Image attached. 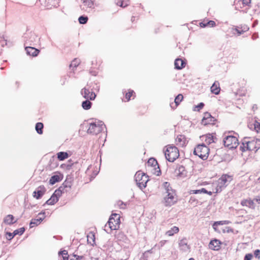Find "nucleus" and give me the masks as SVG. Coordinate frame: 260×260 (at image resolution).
I'll list each match as a JSON object with an SVG mask.
<instances>
[{
    "label": "nucleus",
    "instance_id": "obj_62",
    "mask_svg": "<svg viewBox=\"0 0 260 260\" xmlns=\"http://www.w3.org/2000/svg\"><path fill=\"white\" fill-rule=\"evenodd\" d=\"M134 19H135V17H134V16H133V17H132V19H131V20H132V21H134Z\"/></svg>",
    "mask_w": 260,
    "mask_h": 260
},
{
    "label": "nucleus",
    "instance_id": "obj_50",
    "mask_svg": "<svg viewBox=\"0 0 260 260\" xmlns=\"http://www.w3.org/2000/svg\"><path fill=\"white\" fill-rule=\"evenodd\" d=\"M254 255L255 257L259 259L260 258V250H259V249L255 250L254 252Z\"/></svg>",
    "mask_w": 260,
    "mask_h": 260
},
{
    "label": "nucleus",
    "instance_id": "obj_4",
    "mask_svg": "<svg viewBox=\"0 0 260 260\" xmlns=\"http://www.w3.org/2000/svg\"><path fill=\"white\" fill-rule=\"evenodd\" d=\"M193 153L203 160H206L209 155V149L204 144H199L194 148Z\"/></svg>",
    "mask_w": 260,
    "mask_h": 260
},
{
    "label": "nucleus",
    "instance_id": "obj_33",
    "mask_svg": "<svg viewBox=\"0 0 260 260\" xmlns=\"http://www.w3.org/2000/svg\"><path fill=\"white\" fill-rule=\"evenodd\" d=\"M35 128L39 134H42L43 133V124L41 122L37 123Z\"/></svg>",
    "mask_w": 260,
    "mask_h": 260
},
{
    "label": "nucleus",
    "instance_id": "obj_7",
    "mask_svg": "<svg viewBox=\"0 0 260 260\" xmlns=\"http://www.w3.org/2000/svg\"><path fill=\"white\" fill-rule=\"evenodd\" d=\"M232 180V177L230 175L225 174L223 175L218 180L216 192H220L222 189L225 186Z\"/></svg>",
    "mask_w": 260,
    "mask_h": 260
},
{
    "label": "nucleus",
    "instance_id": "obj_47",
    "mask_svg": "<svg viewBox=\"0 0 260 260\" xmlns=\"http://www.w3.org/2000/svg\"><path fill=\"white\" fill-rule=\"evenodd\" d=\"M6 238L8 240H11L13 238V237L15 236L14 233L7 232L6 233Z\"/></svg>",
    "mask_w": 260,
    "mask_h": 260
},
{
    "label": "nucleus",
    "instance_id": "obj_15",
    "mask_svg": "<svg viewBox=\"0 0 260 260\" xmlns=\"http://www.w3.org/2000/svg\"><path fill=\"white\" fill-rule=\"evenodd\" d=\"M221 242L217 239L211 240L209 244L210 249L213 250H218L220 248Z\"/></svg>",
    "mask_w": 260,
    "mask_h": 260
},
{
    "label": "nucleus",
    "instance_id": "obj_5",
    "mask_svg": "<svg viewBox=\"0 0 260 260\" xmlns=\"http://www.w3.org/2000/svg\"><path fill=\"white\" fill-rule=\"evenodd\" d=\"M120 215L116 213H113L109 219L107 223L105 225V228H109L110 231L117 230L119 228L120 220Z\"/></svg>",
    "mask_w": 260,
    "mask_h": 260
},
{
    "label": "nucleus",
    "instance_id": "obj_24",
    "mask_svg": "<svg viewBox=\"0 0 260 260\" xmlns=\"http://www.w3.org/2000/svg\"><path fill=\"white\" fill-rule=\"evenodd\" d=\"M200 26L202 27H205L207 26L214 27L216 25L215 21L213 20L204 21L200 23Z\"/></svg>",
    "mask_w": 260,
    "mask_h": 260
},
{
    "label": "nucleus",
    "instance_id": "obj_57",
    "mask_svg": "<svg viewBox=\"0 0 260 260\" xmlns=\"http://www.w3.org/2000/svg\"><path fill=\"white\" fill-rule=\"evenodd\" d=\"M254 200L258 204H260V197L259 196L256 197Z\"/></svg>",
    "mask_w": 260,
    "mask_h": 260
},
{
    "label": "nucleus",
    "instance_id": "obj_12",
    "mask_svg": "<svg viewBox=\"0 0 260 260\" xmlns=\"http://www.w3.org/2000/svg\"><path fill=\"white\" fill-rule=\"evenodd\" d=\"M81 94L86 100H94L96 97L95 93L93 91H90L89 88L86 87L82 89Z\"/></svg>",
    "mask_w": 260,
    "mask_h": 260
},
{
    "label": "nucleus",
    "instance_id": "obj_10",
    "mask_svg": "<svg viewBox=\"0 0 260 260\" xmlns=\"http://www.w3.org/2000/svg\"><path fill=\"white\" fill-rule=\"evenodd\" d=\"M246 148L249 151H256L260 146V139L246 142Z\"/></svg>",
    "mask_w": 260,
    "mask_h": 260
},
{
    "label": "nucleus",
    "instance_id": "obj_42",
    "mask_svg": "<svg viewBox=\"0 0 260 260\" xmlns=\"http://www.w3.org/2000/svg\"><path fill=\"white\" fill-rule=\"evenodd\" d=\"M24 228H21L19 229L15 230L13 233L15 236L17 235H21L24 233Z\"/></svg>",
    "mask_w": 260,
    "mask_h": 260
},
{
    "label": "nucleus",
    "instance_id": "obj_41",
    "mask_svg": "<svg viewBox=\"0 0 260 260\" xmlns=\"http://www.w3.org/2000/svg\"><path fill=\"white\" fill-rule=\"evenodd\" d=\"M80 63V60L75 58L74 59L70 64V67L76 68Z\"/></svg>",
    "mask_w": 260,
    "mask_h": 260
},
{
    "label": "nucleus",
    "instance_id": "obj_58",
    "mask_svg": "<svg viewBox=\"0 0 260 260\" xmlns=\"http://www.w3.org/2000/svg\"><path fill=\"white\" fill-rule=\"evenodd\" d=\"M235 30L238 34L239 35H240L243 33V30H240L238 28H235Z\"/></svg>",
    "mask_w": 260,
    "mask_h": 260
},
{
    "label": "nucleus",
    "instance_id": "obj_39",
    "mask_svg": "<svg viewBox=\"0 0 260 260\" xmlns=\"http://www.w3.org/2000/svg\"><path fill=\"white\" fill-rule=\"evenodd\" d=\"M116 4L122 8H125L128 5L127 2L124 3L122 0H117Z\"/></svg>",
    "mask_w": 260,
    "mask_h": 260
},
{
    "label": "nucleus",
    "instance_id": "obj_11",
    "mask_svg": "<svg viewBox=\"0 0 260 260\" xmlns=\"http://www.w3.org/2000/svg\"><path fill=\"white\" fill-rule=\"evenodd\" d=\"M45 218V212H41L38 215L37 218H33L30 220L29 223L30 228L38 225Z\"/></svg>",
    "mask_w": 260,
    "mask_h": 260
},
{
    "label": "nucleus",
    "instance_id": "obj_38",
    "mask_svg": "<svg viewBox=\"0 0 260 260\" xmlns=\"http://www.w3.org/2000/svg\"><path fill=\"white\" fill-rule=\"evenodd\" d=\"M79 22L80 24H84L88 21V17L85 16H81L78 18Z\"/></svg>",
    "mask_w": 260,
    "mask_h": 260
},
{
    "label": "nucleus",
    "instance_id": "obj_35",
    "mask_svg": "<svg viewBox=\"0 0 260 260\" xmlns=\"http://www.w3.org/2000/svg\"><path fill=\"white\" fill-rule=\"evenodd\" d=\"M83 4L89 8H93L94 2L92 0H83Z\"/></svg>",
    "mask_w": 260,
    "mask_h": 260
},
{
    "label": "nucleus",
    "instance_id": "obj_2",
    "mask_svg": "<svg viewBox=\"0 0 260 260\" xmlns=\"http://www.w3.org/2000/svg\"><path fill=\"white\" fill-rule=\"evenodd\" d=\"M165 155L166 159L170 162H174L179 156L178 148L174 146L169 145L166 146Z\"/></svg>",
    "mask_w": 260,
    "mask_h": 260
},
{
    "label": "nucleus",
    "instance_id": "obj_55",
    "mask_svg": "<svg viewBox=\"0 0 260 260\" xmlns=\"http://www.w3.org/2000/svg\"><path fill=\"white\" fill-rule=\"evenodd\" d=\"M61 254L62 255V258H63V256H68V252L67 250H63L62 251H60L59 252V255Z\"/></svg>",
    "mask_w": 260,
    "mask_h": 260
},
{
    "label": "nucleus",
    "instance_id": "obj_59",
    "mask_svg": "<svg viewBox=\"0 0 260 260\" xmlns=\"http://www.w3.org/2000/svg\"><path fill=\"white\" fill-rule=\"evenodd\" d=\"M166 241H165V240H164V241H161L160 242V243H160V245H161V246H162L165 244V243H166Z\"/></svg>",
    "mask_w": 260,
    "mask_h": 260
},
{
    "label": "nucleus",
    "instance_id": "obj_40",
    "mask_svg": "<svg viewBox=\"0 0 260 260\" xmlns=\"http://www.w3.org/2000/svg\"><path fill=\"white\" fill-rule=\"evenodd\" d=\"M230 222L228 220H222L216 221L214 223L213 226L215 229V226L218 225L228 224Z\"/></svg>",
    "mask_w": 260,
    "mask_h": 260
},
{
    "label": "nucleus",
    "instance_id": "obj_28",
    "mask_svg": "<svg viewBox=\"0 0 260 260\" xmlns=\"http://www.w3.org/2000/svg\"><path fill=\"white\" fill-rule=\"evenodd\" d=\"M179 231V228L176 226H173L171 230L166 232V235L169 236H172L174 234L178 233Z\"/></svg>",
    "mask_w": 260,
    "mask_h": 260
},
{
    "label": "nucleus",
    "instance_id": "obj_61",
    "mask_svg": "<svg viewBox=\"0 0 260 260\" xmlns=\"http://www.w3.org/2000/svg\"><path fill=\"white\" fill-rule=\"evenodd\" d=\"M90 73L92 74V75H93V76H96L95 72H90Z\"/></svg>",
    "mask_w": 260,
    "mask_h": 260
},
{
    "label": "nucleus",
    "instance_id": "obj_51",
    "mask_svg": "<svg viewBox=\"0 0 260 260\" xmlns=\"http://www.w3.org/2000/svg\"><path fill=\"white\" fill-rule=\"evenodd\" d=\"M204 106V104L203 103H200L199 104H198L196 107V108H197V111H200L201 109L203 108Z\"/></svg>",
    "mask_w": 260,
    "mask_h": 260
},
{
    "label": "nucleus",
    "instance_id": "obj_52",
    "mask_svg": "<svg viewBox=\"0 0 260 260\" xmlns=\"http://www.w3.org/2000/svg\"><path fill=\"white\" fill-rule=\"evenodd\" d=\"M254 128L255 129L257 132H258V131L260 130V123L257 122H256L254 124Z\"/></svg>",
    "mask_w": 260,
    "mask_h": 260
},
{
    "label": "nucleus",
    "instance_id": "obj_18",
    "mask_svg": "<svg viewBox=\"0 0 260 260\" xmlns=\"http://www.w3.org/2000/svg\"><path fill=\"white\" fill-rule=\"evenodd\" d=\"M254 200H252L251 199L244 200L241 201V204L243 206H247L250 208L254 209L255 206L254 203Z\"/></svg>",
    "mask_w": 260,
    "mask_h": 260
},
{
    "label": "nucleus",
    "instance_id": "obj_25",
    "mask_svg": "<svg viewBox=\"0 0 260 260\" xmlns=\"http://www.w3.org/2000/svg\"><path fill=\"white\" fill-rule=\"evenodd\" d=\"M205 141L207 144H210L215 142L214 139H216L213 134H208L204 136Z\"/></svg>",
    "mask_w": 260,
    "mask_h": 260
},
{
    "label": "nucleus",
    "instance_id": "obj_64",
    "mask_svg": "<svg viewBox=\"0 0 260 260\" xmlns=\"http://www.w3.org/2000/svg\"><path fill=\"white\" fill-rule=\"evenodd\" d=\"M189 260H194V258H190L189 259Z\"/></svg>",
    "mask_w": 260,
    "mask_h": 260
},
{
    "label": "nucleus",
    "instance_id": "obj_48",
    "mask_svg": "<svg viewBox=\"0 0 260 260\" xmlns=\"http://www.w3.org/2000/svg\"><path fill=\"white\" fill-rule=\"evenodd\" d=\"M62 193L60 192V190H59L58 189H56L55 192H54V193L53 194V196H56L57 198H58L59 199V197L61 196V194Z\"/></svg>",
    "mask_w": 260,
    "mask_h": 260
},
{
    "label": "nucleus",
    "instance_id": "obj_17",
    "mask_svg": "<svg viewBox=\"0 0 260 260\" xmlns=\"http://www.w3.org/2000/svg\"><path fill=\"white\" fill-rule=\"evenodd\" d=\"M177 176L181 178H184L187 176V171L183 166H179L175 171Z\"/></svg>",
    "mask_w": 260,
    "mask_h": 260
},
{
    "label": "nucleus",
    "instance_id": "obj_43",
    "mask_svg": "<svg viewBox=\"0 0 260 260\" xmlns=\"http://www.w3.org/2000/svg\"><path fill=\"white\" fill-rule=\"evenodd\" d=\"M117 205L120 209H125L126 206V203H125L121 201H118L117 202Z\"/></svg>",
    "mask_w": 260,
    "mask_h": 260
},
{
    "label": "nucleus",
    "instance_id": "obj_44",
    "mask_svg": "<svg viewBox=\"0 0 260 260\" xmlns=\"http://www.w3.org/2000/svg\"><path fill=\"white\" fill-rule=\"evenodd\" d=\"M246 141H244L242 142V145L240 147V149L242 151H245L246 150H248V149L246 148Z\"/></svg>",
    "mask_w": 260,
    "mask_h": 260
},
{
    "label": "nucleus",
    "instance_id": "obj_45",
    "mask_svg": "<svg viewBox=\"0 0 260 260\" xmlns=\"http://www.w3.org/2000/svg\"><path fill=\"white\" fill-rule=\"evenodd\" d=\"M70 260H85V257L74 255L73 257L70 258Z\"/></svg>",
    "mask_w": 260,
    "mask_h": 260
},
{
    "label": "nucleus",
    "instance_id": "obj_29",
    "mask_svg": "<svg viewBox=\"0 0 260 260\" xmlns=\"http://www.w3.org/2000/svg\"><path fill=\"white\" fill-rule=\"evenodd\" d=\"M57 158L59 160H63L68 158L69 156V154L67 152H59L57 153Z\"/></svg>",
    "mask_w": 260,
    "mask_h": 260
},
{
    "label": "nucleus",
    "instance_id": "obj_16",
    "mask_svg": "<svg viewBox=\"0 0 260 260\" xmlns=\"http://www.w3.org/2000/svg\"><path fill=\"white\" fill-rule=\"evenodd\" d=\"M25 50L28 55L32 56H37L40 52L39 50L32 46L25 47Z\"/></svg>",
    "mask_w": 260,
    "mask_h": 260
},
{
    "label": "nucleus",
    "instance_id": "obj_37",
    "mask_svg": "<svg viewBox=\"0 0 260 260\" xmlns=\"http://www.w3.org/2000/svg\"><path fill=\"white\" fill-rule=\"evenodd\" d=\"M183 96L181 94H178L175 99L174 102L175 103L176 107H177L179 103L183 100Z\"/></svg>",
    "mask_w": 260,
    "mask_h": 260
},
{
    "label": "nucleus",
    "instance_id": "obj_54",
    "mask_svg": "<svg viewBox=\"0 0 260 260\" xmlns=\"http://www.w3.org/2000/svg\"><path fill=\"white\" fill-rule=\"evenodd\" d=\"M241 2L244 6H248L251 3V0H241Z\"/></svg>",
    "mask_w": 260,
    "mask_h": 260
},
{
    "label": "nucleus",
    "instance_id": "obj_56",
    "mask_svg": "<svg viewBox=\"0 0 260 260\" xmlns=\"http://www.w3.org/2000/svg\"><path fill=\"white\" fill-rule=\"evenodd\" d=\"M58 189L61 192L63 193L67 192L68 190L64 187L62 185L60 186Z\"/></svg>",
    "mask_w": 260,
    "mask_h": 260
},
{
    "label": "nucleus",
    "instance_id": "obj_14",
    "mask_svg": "<svg viewBox=\"0 0 260 260\" xmlns=\"http://www.w3.org/2000/svg\"><path fill=\"white\" fill-rule=\"evenodd\" d=\"M46 189L44 186H39L33 192L34 197L37 199L41 198L45 193Z\"/></svg>",
    "mask_w": 260,
    "mask_h": 260
},
{
    "label": "nucleus",
    "instance_id": "obj_3",
    "mask_svg": "<svg viewBox=\"0 0 260 260\" xmlns=\"http://www.w3.org/2000/svg\"><path fill=\"white\" fill-rule=\"evenodd\" d=\"M105 128L106 125L102 121L91 122L87 132L88 134L96 135L102 132Z\"/></svg>",
    "mask_w": 260,
    "mask_h": 260
},
{
    "label": "nucleus",
    "instance_id": "obj_8",
    "mask_svg": "<svg viewBox=\"0 0 260 260\" xmlns=\"http://www.w3.org/2000/svg\"><path fill=\"white\" fill-rule=\"evenodd\" d=\"M225 147L229 149L236 148L239 145L238 140L236 136H227L223 139Z\"/></svg>",
    "mask_w": 260,
    "mask_h": 260
},
{
    "label": "nucleus",
    "instance_id": "obj_30",
    "mask_svg": "<svg viewBox=\"0 0 260 260\" xmlns=\"http://www.w3.org/2000/svg\"><path fill=\"white\" fill-rule=\"evenodd\" d=\"M58 201V199L57 198L56 196L52 194L50 198L46 202L45 204L49 205H53L57 202Z\"/></svg>",
    "mask_w": 260,
    "mask_h": 260
},
{
    "label": "nucleus",
    "instance_id": "obj_6",
    "mask_svg": "<svg viewBox=\"0 0 260 260\" xmlns=\"http://www.w3.org/2000/svg\"><path fill=\"white\" fill-rule=\"evenodd\" d=\"M135 180L137 185L142 189L146 186L148 181L147 176L141 172H137L135 175Z\"/></svg>",
    "mask_w": 260,
    "mask_h": 260
},
{
    "label": "nucleus",
    "instance_id": "obj_34",
    "mask_svg": "<svg viewBox=\"0 0 260 260\" xmlns=\"http://www.w3.org/2000/svg\"><path fill=\"white\" fill-rule=\"evenodd\" d=\"M210 116H211V115L209 113H208V112L205 113L204 116L202 120V124L204 125H207V123H206V120H209V118L210 117Z\"/></svg>",
    "mask_w": 260,
    "mask_h": 260
},
{
    "label": "nucleus",
    "instance_id": "obj_22",
    "mask_svg": "<svg viewBox=\"0 0 260 260\" xmlns=\"http://www.w3.org/2000/svg\"><path fill=\"white\" fill-rule=\"evenodd\" d=\"M73 179L71 176H68L64 182L63 183L62 185L68 190L71 188L72 185Z\"/></svg>",
    "mask_w": 260,
    "mask_h": 260
},
{
    "label": "nucleus",
    "instance_id": "obj_20",
    "mask_svg": "<svg viewBox=\"0 0 260 260\" xmlns=\"http://www.w3.org/2000/svg\"><path fill=\"white\" fill-rule=\"evenodd\" d=\"M179 246L180 249L183 251H187L189 249V246L187 244V240L186 238H184L179 241Z\"/></svg>",
    "mask_w": 260,
    "mask_h": 260
},
{
    "label": "nucleus",
    "instance_id": "obj_32",
    "mask_svg": "<svg viewBox=\"0 0 260 260\" xmlns=\"http://www.w3.org/2000/svg\"><path fill=\"white\" fill-rule=\"evenodd\" d=\"M89 100H86L82 102V107L84 110H89L91 108L92 103Z\"/></svg>",
    "mask_w": 260,
    "mask_h": 260
},
{
    "label": "nucleus",
    "instance_id": "obj_1",
    "mask_svg": "<svg viewBox=\"0 0 260 260\" xmlns=\"http://www.w3.org/2000/svg\"><path fill=\"white\" fill-rule=\"evenodd\" d=\"M25 47L36 45L39 42L40 38L32 31L26 32L23 36Z\"/></svg>",
    "mask_w": 260,
    "mask_h": 260
},
{
    "label": "nucleus",
    "instance_id": "obj_19",
    "mask_svg": "<svg viewBox=\"0 0 260 260\" xmlns=\"http://www.w3.org/2000/svg\"><path fill=\"white\" fill-rule=\"evenodd\" d=\"M17 220H15V218L13 215L9 214L7 215L4 219V222L8 225L12 224L16 222Z\"/></svg>",
    "mask_w": 260,
    "mask_h": 260
},
{
    "label": "nucleus",
    "instance_id": "obj_9",
    "mask_svg": "<svg viewBox=\"0 0 260 260\" xmlns=\"http://www.w3.org/2000/svg\"><path fill=\"white\" fill-rule=\"evenodd\" d=\"M177 202V198L175 191H171L167 193L164 200V203L166 206H171Z\"/></svg>",
    "mask_w": 260,
    "mask_h": 260
},
{
    "label": "nucleus",
    "instance_id": "obj_27",
    "mask_svg": "<svg viewBox=\"0 0 260 260\" xmlns=\"http://www.w3.org/2000/svg\"><path fill=\"white\" fill-rule=\"evenodd\" d=\"M191 193L193 194H197V193H207L210 196L212 195V192L211 191H208L205 188H201L200 189H196V190H191Z\"/></svg>",
    "mask_w": 260,
    "mask_h": 260
},
{
    "label": "nucleus",
    "instance_id": "obj_46",
    "mask_svg": "<svg viewBox=\"0 0 260 260\" xmlns=\"http://www.w3.org/2000/svg\"><path fill=\"white\" fill-rule=\"evenodd\" d=\"M216 120L215 118L213 116H210L209 118V120H206L207 125V124H214V121Z\"/></svg>",
    "mask_w": 260,
    "mask_h": 260
},
{
    "label": "nucleus",
    "instance_id": "obj_21",
    "mask_svg": "<svg viewBox=\"0 0 260 260\" xmlns=\"http://www.w3.org/2000/svg\"><path fill=\"white\" fill-rule=\"evenodd\" d=\"M185 62L181 58L176 59L174 65L175 69L180 70L185 67Z\"/></svg>",
    "mask_w": 260,
    "mask_h": 260
},
{
    "label": "nucleus",
    "instance_id": "obj_60",
    "mask_svg": "<svg viewBox=\"0 0 260 260\" xmlns=\"http://www.w3.org/2000/svg\"><path fill=\"white\" fill-rule=\"evenodd\" d=\"M256 38H257V36H256L255 34L253 35V36H252V39H253V40L255 39Z\"/></svg>",
    "mask_w": 260,
    "mask_h": 260
},
{
    "label": "nucleus",
    "instance_id": "obj_49",
    "mask_svg": "<svg viewBox=\"0 0 260 260\" xmlns=\"http://www.w3.org/2000/svg\"><path fill=\"white\" fill-rule=\"evenodd\" d=\"M133 92H134V91L132 90V91H129L128 92L126 93L125 98L127 100V101H129L130 100L131 97L132 96Z\"/></svg>",
    "mask_w": 260,
    "mask_h": 260
},
{
    "label": "nucleus",
    "instance_id": "obj_36",
    "mask_svg": "<svg viewBox=\"0 0 260 260\" xmlns=\"http://www.w3.org/2000/svg\"><path fill=\"white\" fill-rule=\"evenodd\" d=\"M164 187L165 188L166 190V193H168L170 192V191H174L172 189V188L170 187V184L169 183L166 182H164L163 184Z\"/></svg>",
    "mask_w": 260,
    "mask_h": 260
},
{
    "label": "nucleus",
    "instance_id": "obj_63",
    "mask_svg": "<svg viewBox=\"0 0 260 260\" xmlns=\"http://www.w3.org/2000/svg\"><path fill=\"white\" fill-rule=\"evenodd\" d=\"M258 181L260 183V177L258 178Z\"/></svg>",
    "mask_w": 260,
    "mask_h": 260
},
{
    "label": "nucleus",
    "instance_id": "obj_13",
    "mask_svg": "<svg viewBox=\"0 0 260 260\" xmlns=\"http://www.w3.org/2000/svg\"><path fill=\"white\" fill-rule=\"evenodd\" d=\"M147 165L148 166L154 167V169L155 170L154 174H155L156 176L160 175L161 174L160 169L159 167L157 160L155 158H149L148 160Z\"/></svg>",
    "mask_w": 260,
    "mask_h": 260
},
{
    "label": "nucleus",
    "instance_id": "obj_53",
    "mask_svg": "<svg viewBox=\"0 0 260 260\" xmlns=\"http://www.w3.org/2000/svg\"><path fill=\"white\" fill-rule=\"evenodd\" d=\"M252 254L248 253L246 254L244 257V260H251V258L252 257Z\"/></svg>",
    "mask_w": 260,
    "mask_h": 260
},
{
    "label": "nucleus",
    "instance_id": "obj_23",
    "mask_svg": "<svg viewBox=\"0 0 260 260\" xmlns=\"http://www.w3.org/2000/svg\"><path fill=\"white\" fill-rule=\"evenodd\" d=\"M63 177L62 175H55L52 176L50 180H49V183L51 185L54 184L55 183L58 182L60 181H61Z\"/></svg>",
    "mask_w": 260,
    "mask_h": 260
},
{
    "label": "nucleus",
    "instance_id": "obj_26",
    "mask_svg": "<svg viewBox=\"0 0 260 260\" xmlns=\"http://www.w3.org/2000/svg\"><path fill=\"white\" fill-rule=\"evenodd\" d=\"M211 91L215 94H218L220 92V87L219 83L214 82L212 86L211 87Z\"/></svg>",
    "mask_w": 260,
    "mask_h": 260
},
{
    "label": "nucleus",
    "instance_id": "obj_31",
    "mask_svg": "<svg viewBox=\"0 0 260 260\" xmlns=\"http://www.w3.org/2000/svg\"><path fill=\"white\" fill-rule=\"evenodd\" d=\"M185 137L183 135H179L176 139V142H177V144H179L181 146L184 145L185 144Z\"/></svg>",
    "mask_w": 260,
    "mask_h": 260
}]
</instances>
